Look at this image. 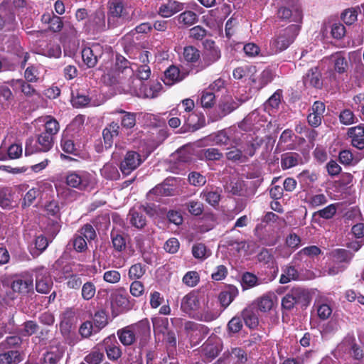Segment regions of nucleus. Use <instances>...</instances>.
<instances>
[{"label": "nucleus", "instance_id": "f257e3e1", "mask_svg": "<svg viewBox=\"0 0 364 364\" xmlns=\"http://www.w3.org/2000/svg\"><path fill=\"white\" fill-rule=\"evenodd\" d=\"M129 63L122 56L117 57L114 73L108 71L107 74L116 78L117 83L122 85V89L127 87L128 82L132 85V80H146L151 75V69L148 65H134L129 66Z\"/></svg>", "mask_w": 364, "mask_h": 364}, {"label": "nucleus", "instance_id": "f03ea898", "mask_svg": "<svg viewBox=\"0 0 364 364\" xmlns=\"http://www.w3.org/2000/svg\"><path fill=\"white\" fill-rule=\"evenodd\" d=\"M300 28L291 24L281 30L269 42V48H266L264 55H272L286 50L295 40Z\"/></svg>", "mask_w": 364, "mask_h": 364}, {"label": "nucleus", "instance_id": "7ed1b4c3", "mask_svg": "<svg viewBox=\"0 0 364 364\" xmlns=\"http://www.w3.org/2000/svg\"><path fill=\"white\" fill-rule=\"evenodd\" d=\"M163 86L159 81H151L148 84L140 80H132L128 82L124 92L142 98H155L161 92Z\"/></svg>", "mask_w": 364, "mask_h": 364}, {"label": "nucleus", "instance_id": "20e7f679", "mask_svg": "<svg viewBox=\"0 0 364 364\" xmlns=\"http://www.w3.org/2000/svg\"><path fill=\"white\" fill-rule=\"evenodd\" d=\"M66 183L80 191H90L95 187V178L85 171H70L66 176Z\"/></svg>", "mask_w": 364, "mask_h": 364}, {"label": "nucleus", "instance_id": "39448f33", "mask_svg": "<svg viewBox=\"0 0 364 364\" xmlns=\"http://www.w3.org/2000/svg\"><path fill=\"white\" fill-rule=\"evenodd\" d=\"M205 50L203 54V60L198 65L196 72L198 73L218 61L221 57L220 49L215 46L214 41L207 40L204 43Z\"/></svg>", "mask_w": 364, "mask_h": 364}, {"label": "nucleus", "instance_id": "423d86ee", "mask_svg": "<svg viewBox=\"0 0 364 364\" xmlns=\"http://www.w3.org/2000/svg\"><path fill=\"white\" fill-rule=\"evenodd\" d=\"M308 298V293L305 289L301 287L293 288L282 298V308L291 310L296 304L306 302Z\"/></svg>", "mask_w": 364, "mask_h": 364}, {"label": "nucleus", "instance_id": "0eeeda50", "mask_svg": "<svg viewBox=\"0 0 364 364\" xmlns=\"http://www.w3.org/2000/svg\"><path fill=\"white\" fill-rule=\"evenodd\" d=\"M36 289L41 294H47L51 289L53 282L49 271L43 266L35 269Z\"/></svg>", "mask_w": 364, "mask_h": 364}, {"label": "nucleus", "instance_id": "6e6552de", "mask_svg": "<svg viewBox=\"0 0 364 364\" xmlns=\"http://www.w3.org/2000/svg\"><path fill=\"white\" fill-rule=\"evenodd\" d=\"M141 163L142 160L140 154L136 151H129L127 152L121 161L119 168L124 175L128 176L137 168Z\"/></svg>", "mask_w": 364, "mask_h": 364}, {"label": "nucleus", "instance_id": "1a4fd4ad", "mask_svg": "<svg viewBox=\"0 0 364 364\" xmlns=\"http://www.w3.org/2000/svg\"><path fill=\"white\" fill-rule=\"evenodd\" d=\"M135 338L139 341L141 345H144L151 335L150 323L147 318L142 319L135 323L129 325Z\"/></svg>", "mask_w": 364, "mask_h": 364}, {"label": "nucleus", "instance_id": "9d476101", "mask_svg": "<svg viewBox=\"0 0 364 364\" xmlns=\"http://www.w3.org/2000/svg\"><path fill=\"white\" fill-rule=\"evenodd\" d=\"M81 53L84 63L88 68H93L102 55V48L100 45L94 44L91 47L84 48Z\"/></svg>", "mask_w": 364, "mask_h": 364}, {"label": "nucleus", "instance_id": "9b49d317", "mask_svg": "<svg viewBox=\"0 0 364 364\" xmlns=\"http://www.w3.org/2000/svg\"><path fill=\"white\" fill-rule=\"evenodd\" d=\"M325 112V105L316 101L311 107V112L307 117L309 124L314 127H318L322 121L323 113Z\"/></svg>", "mask_w": 364, "mask_h": 364}, {"label": "nucleus", "instance_id": "f8f14e48", "mask_svg": "<svg viewBox=\"0 0 364 364\" xmlns=\"http://www.w3.org/2000/svg\"><path fill=\"white\" fill-rule=\"evenodd\" d=\"M71 103L73 107L80 108L85 106H98L101 102L95 99L93 96H88L83 92H77L72 94Z\"/></svg>", "mask_w": 364, "mask_h": 364}, {"label": "nucleus", "instance_id": "ddd939ff", "mask_svg": "<svg viewBox=\"0 0 364 364\" xmlns=\"http://www.w3.org/2000/svg\"><path fill=\"white\" fill-rule=\"evenodd\" d=\"M277 16L281 19L294 22H299L302 18L301 10L299 5H294L291 9L281 7L278 10Z\"/></svg>", "mask_w": 364, "mask_h": 364}, {"label": "nucleus", "instance_id": "4468645a", "mask_svg": "<svg viewBox=\"0 0 364 364\" xmlns=\"http://www.w3.org/2000/svg\"><path fill=\"white\" fill-rule=\"evenodd\" d=\"M145 211H146V208L144 206H140L138 209L134 208L130 210L128 218L132 226L141 229L146 225V220L144 215Z\"/></svg>", "mask_w": 364, "mask_h": 364}, {"label": "nucleus", "instance_id": "2eb2a0df", "mask_svg": "<svg viewBox=\"0 0 364 364\" xmlns=\"http://www.w3.org/2000/svg\"><path fill=\"white\" fill-rule=\"evenodd\" d=\"M183 8L182 4L174 0H168L166 3L160 6L158 13L164 18H168L181 11Z\"/></svg>", "mask_w": 364, "mask_h": 364}, {"label": "nucleus", "instance_id": "dca6fc26", "mask_svg": "<svg viewBox=\"0 0 364 364\" xmlns=\"http://www.w3.org/2000/svg\"><path fill=\"white\" fill-rule=\"evenodd\" d=\"M351 144L358 149H364V128L361 126L351 127L348 131Z\"/></svg>", "mask_w": 364, "mask_h": 364}, {"label": "nucleus", "instance_id": "f3484780", "mask_svg": "<svg viewBox=\"0 0 364 364\" xmlns=\"http://www.w3.org/2000/svg\"><path fill=\"white\" fill-rule=\"evenodd\" d=\"M199 307L198 295L195 293L186 294L181 301V308L183 311L188 314L196 311Z\"/></svg>", "mask_w": 364, "mask_h": 364}, {"label": "nucleus", "instance_id": "a211bd4d", "mask_svg": "<svg viewBox=\"0 0 364 364\" xmlns=\"http://www.w3.org/2000/svg\"><path fill=\"white\" fill-rule=\"evenodd\" d=\"M304 83L308 86L320 88L322 86L321 74L317 67L311 68L304 77Z\"/></svg>", "mask_w": 364, "mask_h": 364}, {"label": "nucleus", "instance_id": "6ab92c4d", "mask_svg": "<svg viewBox=\"0 0 364 364\" xmlns=\"http://www.w3.org/2000/svg\"><path fill=\"white\" fill-rule=\"evenodd\" d=\"M119 133V125L118 123L112 122L103 129L102 135L106 149H109L113 144L114 137L118 136Z\"/></svg>", "mask_w": 364, "mask_h": 364}, {"label": "nucleus", "instance_id": "aec40b11", "mask_svg": "<svg viewBox=\"0 0 364 364\" xmlns=\"http://www.w3.org/2000/svg\"><path fill=\"white\" fill-rule=\"evenodd\" d=\"M244 152L245 154H243L241 150L234 148L226 153V156L228 160L232 161L244 162L247 159L246 154L249 156H252L255 154L254 145L251 144L247 150H244Z\"/></svg>", "mask_w": 364, "mask_h": 364}, {"label": "nucleus", "instance_id": "412c9836", "mask_svg": "<svg viewBox=\"0 0 364 364\" xmlns=\"http://www.w3.org/2000/svg\"><path fill=\"white\" fill-rule=\"evenodd\" d=\"M128 15L127 9L122 0H110L109 16L113 18H124Z\"/></svg>", "mask_w": 364, "mask_h": 364}, {"label": "nucleus", "instance_id": "4be33fe9", "mask_svg": "<svg viewBox=\"0 0 364 364\" xmlns=\"http://www.w3.org/2000/svg\"><path fill=\"white\" fill-rule=\"evenodd\" d=\"M33 285L32 279H18L12 282L9 292L13 293L14 296L16 293H27L33 288Z\"/></svg>", "mask_w": 364, "mask_h": 364}, {"label": "nucleus", "instance_id": "5701e85b", "mask_svg": "<svg viewBox=\"0 0 364 364\" xmlns=\"http://www.w3.org/2000/svg\"><path fill=\"white\" fill-rule=\"evenodd\" d=\"M338 348L343 352H348L352 354L357 360L363 357V350L354 343V340L351 338L343 340L338 346Z\"/></svg>", "mask_w": 364, "mask_h": 364}, {"label": "nucleus", "instance_id": "b1692460", "mask_svg": "<svg viewBox=\"0 0 364 364\" xmlns=\"http://www.w3.org/2000/svg\"><path fill=\"white\" fill-rule=\"evenodd\" d=\"M302 164V158L297 153L290 152L282 156L281 166L283 169H289Z\"/></svg>", "mask_w": 364, "mask_h": 364}, {"label": "nucleus", "instance_id": "393cba45", "mask_svg": "<svg viewBox=\"0 0 364 364\" xmlns=\"http://www.w3.org/2000/svg\"><path fill=\"white\" fill-rule=\"evenodd\" d=\"M256 72V68L252 65H244L236 68L233 70V77L235 79L246 81L251 80L255 81L253 75Z\"/></svg>", "mask_w": 364, "mask_h": 364}, {"label": "nucleus", "instance_id": "a878e982", "mask_svg": "<svg viewBox=\"0 0 364 364\" xmlns=\"http://www.w3.org/2000/svg\"><path fill=\"white\" fill-rule=\"evenodd\" d=\"M105 26V14L101 10H97L89 19L88 26L90 30L97 31L101 30Z\"/></svg>", "mask_w": 364, "mask_h": 364}, {"label": "nucleus", "instance_id": "bb28decb", "mask_svg": "<svg viewBox=\"0 0 364 364\" xmlns=\"http://www.w3.org/2000/svg\"><path fill=\"white\" fill-rule=\"evenodd\" d=\"M182 80L183 77H181L180 70L176 66L171 65L164 72L163 82L166 85L171 86Z\"/></svg>", "mask_w": 364, "mask_h": 364}, {"label": "nucleus", "instance_id": "cd10ccee", "mask_svg": "<svg viewBox=\"0 0 364 364\" xmlns=\"http://www.w3.org/2000/svg\"><path fill=\"white\" fill-rule=\"evenodd\" d=\"M230 131L222 130L212 136L213 141L220 146H235L237 142L232 139L230 135Z\"/></svg>", "mask_w": 364, "mask_h": 364}, {"label": "nucleus", "instance_id": "c85d7f7f", "mask_svg": "<svg viewBox=\"0 0 364 364\" xmlns=\"http://www.w3.org/2000/svg\"><path fill=\"white\" fill-rule=\"evenodd\" d=\"M238 294V289L235 286H229L228 289L219 294V301L221 305L226 308Z\"/></svg>", "mask_w": 364, "mask_h": 364}, {"label": "nucleus", "instance_id": "c756f323", "mask_svg": "<svg viewBox=\"0 0 364 364\" xmlns=\"http://www.w3.org/2000/svg\"><path fill=\"white\" fill-rule=\"evenodd\" d=\"M23 360L18 350H11L0 353V364H18Z\"/></svg>", "mask_w": 364, "mask_h": 364}, {"label": "nucleus", "instance_id": "7c9ffc66", "mask_svg": "<svg viewBox=\"0 0 364 364\" xmlns=\"http://www.w3.org/2000/svg\"><path fill=\"white\" fill-rule=\"evenodd\" d=\"M200 159L205 160L208 162V165H210L211 162L222 160L223 159V154L219 149L210 147L201 151Z\"/></svg>", "mask_w": 364, "mask_h": 364}, {"label": "nucleus", "instance_id": "2f4dec72", "mask_svg": "<svg viewBox=\"0 0 364 364\" xmlns=\"http://www.w3.org/2000/svg\"><path fill=\"white\" fill-rule=\"evenodd\" d=\"M14 100V95L10 88L5 83H0V105L3 108H8Z\"/></svg>", "mask_w": 364, "mask_h": 364}, {"label": "nucleus", "instance_id": "473e14b6", "mask_svg": "<svg viewBox=\"0 0 364 364\" xmlns=\"http://www.w3.org/2000/svg\"><path fill=\"white\" fill-rule=\"evenodd\" d=\"M129 325L118 330L117 336L120 342L124 346H130L133 344L136 339L135 338V336L131 328H129Z\"/></svg>", "mask_w": 364, "mask_h": 364}, {"label": "nucleus", "instance_id": "72a5a7b5", "mask_svg": "<svg viewBox=\"0 0 364 364\" xmlns=\"http://www.w3.org/2000/svg\"><path fill=\"white\" fill-rule=\"evenodd\" d=\"M101 176L107 180H117L120 174L117 166L112 163L105 164L100 169Z\"/></svg>", "mask_w": 364, "mask_h": 364}, {"label": "nucleus", "instance_id": "f704fd0d", "mask_svg": "<svg viewBox=\"0 0 364 364\" xmlns=\"http://www.w3.org/2000/svg\"><path fill=\"white\" fill-rule=\"evenodd\" d=\"M221 191L218 189L215 190H204L201 193L200 196L202 199L205 200L210 205L215 206L218 204L220 200Z\"/></svg>", "mask_w": 364, "mask_h": 364}, {"label": "nucleus", "instance_id": "c9c22d12", "mask_svg": "<svg viewBox=\"0 0 364 364\" xmlns=\"http://www.w3.org/2000/svg\"><path fill=\"white\" fill-rule=\"evenodd\" d=\"M274 294H264L257 300L259 309L262 312L270 311L274 306Z\"/></svg>", "mask_w": 364, "mask_h": 364}, {"label": "nucleus", "instance_id": "e433bc0d", "mask_svg": "<svg viewBox=\"0 0 364 364\" xmlns=\"http://www.w3.org/2000/svg\"><path fill=\"white\" fill-rule=\"evenodd\" d=\"M331 60L333 63V69L336 73L342 74L346 71L348 62L341 53H336L333 55L331 56Z\"/></svg>", "mask_w": 364, "mask_h": 364}, {"label": "nucleus", "instance_id": "4c0bfd02", "mask_svg": "<svg viewBox=\"0 0 364 364\" xmlns=\"http://www.w3.org/2000/svg\"><path fill=\"white\" fill-rule=\"evenodd\" d=\"M105 342L106 353L109 360H116L121 357L122 351L117 341L110 344L108 343V341H105Z\"/></svg>", "mask_w": 364, "mask_h": 364}, {"label": "nucleus", "instance_id": "58836bf2", "mask_svg": "<svg viewBox=\"0 0 364 364\" xmlns=\"http://www.w3.org/2000/svg\"><path fill=\"white\" fill-rule=\"evenodd\" d=\"M146 266L136 263L132 265L128 272L129 279L131 280H138L141 279L146 272Z\"/></svg>", "mask_w": 364, "mask_h": 364}, {"label": "nucleus", "instance_id": "ea45409f", "mask_svg": "<svg viewBox=\"0 0 364 364\" xmlns=\"http://www.w3.org/2000/svg\"><path fill=\"white\" fill-rule=\"evenodd\" d=\"M327 202V196L323 193L314 194L306 198L307 204L313 208L325 205Z\"/></svg>", "mask_w": 364, "mask_h": 364}, {"label": "nucleus", "instance_id": "a19ab883", "mask_svg": "<svg viewBox=\"0 0 364 364\" xmlns=\"http://www.w3.org/2000/svg\"><path fill=\"white\" fill-rule=\"evenodd\" d=\"M104 358V353L98 347L94 348L91 352L85 358V360L88 364H100Z\"/></svg>", "mask_w": 364, "mask_h": 364}, {"label": "nucleus", "instance_id": "79ce46f5", "mask_svg": "<svg viewBox=\"0 0 364 364\" xmlns=\"http://www.w3.org/2000/svg\"><path fill=\"white\" fill-rule=\"evenodd\" d=\"M7 83H9L11 86L18 85L21 87V92L27 97H31L36 93V90L31 85L28 84L21 79H13L10 81H8Z\"/></svg>", "mask_w": 364, "mask_h": 364}, {"label": "nucleus", "instance_id": "37998d69", "mask_svg": "<svg viewBox=\"0 0 364 364\" xmlns=\"http://www.w3.org/2000/svg\"><path fill=\"white\" fill-rule=\"evenodd\" d=\"M338 204H330L324 208L314 213V216H318L326 220L331 219L336 213Z\"/></svg>", "mask_w": 364, "mask_h": 364}, {"label": "nucleus", "instance_id": "c03bdc74", "mask_svg": "<svg viewBox=\"0 0 364 364\" xmlns=\"http://www.w3.org/2000/svg\"><path fill=\"white\" fill-rule=\"evenodd\" d=\"M53 137L48 134H46L44 132L41 133L37 139L38 144L40 146V151L43 152L49 151L53 146Z\"/></svg>", "mask_w": 364, "mask_h": 364}, {"label": "nucleus", "instance_id": "a18cd8bd", "mask_svg": "<svg viewBox=\"0 0 364 364\" xmlns=\"http://www.w3.org/2000/svg\"><path fill=\"white\" fill-rule=\"evenodd\" d=\"M183 56L188 63L197 62L200 56V51L193 46H187L183 49Z\"/></svg>", "mask_w": 364, "mask_h": 364}, {"label": "nucleus", "instance_id": "49530a36", "mask_svg": "<svg viewBox=\"0 0 364 364\" xmlns=\"http://www.w3.org/2000/svg\"><path fill=\"white\" fill-rule=\"evenodd\" d=\"M298 278V272L292 266L286 267L283 273L282 274L279 279L281 284H287L291 280H295Z\"/></svg>", "mask_w": 364, "mask_h": 364}, {"label": "nucleus", "instance_id": "de8ad7c7", "mask_svg": "<svg viewBox=\"0 0 364 364\" xmlns=\"http://www.w3.org/2000/svg\"><path fill=\"white\" fill-rule=\"evenodd\" d=\"M57 193L58 196L68 202L73 201L79 196L77 191L68 187L57 188Z\"/></svg>", "mask_w": 364, "mask_h": 364}, {"label": "nucleus", "instance_id": "09e8293b", "mask_svg": "<svg viewBox=\"0 0 364 364\" xmlns=\"http://www.w3.org/2000/svg\"><path fill=\"white\" fill-rule=\"evenodd\" d=\"M59 129V124L56 119L50 116L46 117L44 133L48 134L53 137L58 132Z\"/></svg>", "mask_w": 364, "mask_h": 364}, {"label": "nucleus", "instance_id": "8fccbe9b", "mask_svg": "<svg viewBox=\"0 0 364 364\" xmlns=\"http://www.w3.org/2000/svg\"><path fill=\"white\" fill-rule=\"evenodd\" d=\"M259 284L258 278L252 273L245 272L242 277L241 285L244 290L252 288Z\"/></svg>", "mask_w": 364, "mask_h": 364}, {"label": "nucleus", "instance_id": "3c124183", "mask_svg": "<svg viewBox=\"0 0 364 364\" xmlns=\"http://www.w3.org/2000/svg\"><path fill=\"white\" fill-rule=\"evenodd\" d=\"M111 239L112 245L116 251L122 252L125 250L126 240L122 235L112 231Z\"/></svg>", "mask_w": 364, "mask_h": 364}, {"label": "nucleus", "instance_id": "603ef678", "mask_svg": "<svg viewBox=\"0 0 364 364\" xmlns=\"http://www.w3.org/2000/svg\"><path fill=\"white\" fill-rule=\"evenodd\" d=\"M238 106L239 104L237 102L228 97L220 105V110L222 115L225 116L237 109Z\"/></svg>", "mask_w": 364, "mask_h": 364}, {"label": "nucleus", "instance_id": "864d4df0", "mask_svg": "<svg viewBox=\"0 0 364 364\" xmlns=\"http://www.w3.org/2000/svg\"><path fill=\"white\" fill-rule=\"evenodd\" d=\"M178 21L186 26H191L197 21V15L192 11H186L178 16Z\"/></svg>", "mask_w": 364, "mask_h": 364}, {"label": "nucleus", "instance_id": "5fc2aeb1", "mask_svg": "<svg viewBox=\"0 0 364 364\" xmlns=\"http://www.w3.org/2000/svg\"><path fill=\"white\" fill-rule=\"evenodd\" d=\"M117 112L124 114L122 118V126L126 129H131L136 124V114L127 112L122 109L117 110Z\"/></svg>", "mask_w": 364, "mask_h": 364}, {"label": "nucleus", "instance_id": "6e6d98bb", "mask_svg": "<svg viewBox=\"0 0 364 364\" xmlns=\"http://www.w3.org/2000/svg\"><path fill=\"white\" fill-rule=\"evenodd\" d=\"M315 306L320 319L326 320L332 314V309L328 304L318 302Z\"/></svg>", "mask_w": 364, "mask_h": 364}, {"label": "nucleus", "instance_id": "4d7b16f0", "mask_svg": "<svg viewBox=\"0 0 364 364\" xmlns=\"http://www.w3.org/2000/svg\"><path fill=\"white\" fill-rule=\"evenodd\" d=\"M228 188L233 195L242 196L245 192L244 181L240 179H234L230 181Z\"/></svg>", "mask_w": 364, "mask_h": 364}, {"label": "nucleus", "instance_id": "13d9d810", "mask_svg": "<svg viewBox=\"0 0 364 364\" xmlns=\"http://www.w3.org/2000/svg\"><path fill=\"white\" fill-rule=\"evenodd\" d=\"M242 316L245 324L250 328L256 327L259 323L257 315L250 310H245Z\"/></svg>", "mask_w": 364, "mask_h": 364}, {"label": "nucleus", "instance_id": "bf43d9fd", "mask_svg": "<svg viewBox=\"0 0 364 364\" xmlns=\"http://www.w3.org/2000/svg\"><path fill=\"white\" fill-rule=\"evenodd\" d=\"M192 253L195 258L200 259H204L210 255L209 251L202 243L194 245L192 248Z\"/></svg>", "mask_w": 364, "mask_h": 364}, {"label": "nucleus", "instance_id": "052dcab7", "mask_svg": "<svg viewBox=\"0 0 364 364\" xmlns=\"http://www.w3.org/2000/svg\"><path fill=\"white\" fill-rule=\"evenodd\" d=\"M21 342V338L18 336H9L5 341L0 343V350L19 346Z\"/></svg>", "mask_w": 364, "mask_h": 364}, {"label": "nucleus", "instance_id": "680f3d73", "mask_svg": "<svg viewBox=\"0 0 364 364\" xmlns=\"http://www.w3.org/2000/svg\"><path fill=\"white\" fill-rule=\"evenodd\" d=\"M215 95L209 90L203 92L200 97V103L203 107H211L215 103Z\"/></svg>", "mask_w": 364, "mask_h": 364}, {"label": "nucleus", "instance_id": "e2e57ef3", "mask_svg": "<svg viewBox=\"0 0 364 364\" xmlns=\"http://www.w3.org/2000/svg\"><path fill=\"white\" fill-rule=\"evenodd\" d=\"M96 287L91 282H85L82 287V296L85 300H90L94 297Z\"/></svg>", "mask_w": 364, "mask_h": 364}, {"label": "nucleus", "instance_id": "0e129e2a", "mask_svg": "<svg viewBox=\"0 0 364 364\" xmlns=\"http://www.w3.org/2000/svg\"><path fill=\"white\" fill-rule=\"evenodd\" d=\"M332 254L333 261L340 264L348 263L350 259L349 252L346 250H336Z\"/></svg>", "mask_w": 364, "mask_h": 364}, {"label": "nucleus", "instance_id": "69168bd1", "mask_svg": "<svg viewBox=\"0 0 364 364\" xmlns=\"http://www.w3.org/2000/svg\"><path fill=\"white\" fill-rule=\"evenodd\" d=\"M152 323L154 332L164 333L168 326V321L166 318H154Z\"/></svg>", "mask_w": 364, "mask_h": 364}, {"label": "nucleus", "instance_id": "338daca9", "mask_svg": "<svg viewBox=\"0 0 364 364\" xmlns=\"http://www.w3.org/2000/svg\"><path fill=\"white\" fill-rule=\"evenodd\" d=\"M60 146L64 152L77 155V149L73 140L64 136L61 139Z\"/></svg>", "mask_w": 364, "mask_h": 364}, {"label": "nucleus", "instance_id": "774afa93", "mask_svg": "<svg viewBox=\"0 0 364 364\" xmlns=\"http://www.w3.org/2000/svg\"><path fill=\"white\" fill-rule=\"evenodd\" d=\"M183 282L185 284L191 287L196 286L199 282L198 272L195 271L188 272L183 277Z\"/></svg>", "mask_w": 364, "mask_h": 364}]
</instances>
